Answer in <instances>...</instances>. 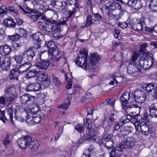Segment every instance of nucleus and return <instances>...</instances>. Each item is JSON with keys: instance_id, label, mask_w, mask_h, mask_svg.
<instances>
[{"instance_id": "2f4dec72", "label": "nucleus", "mask_w": 157, "mask_h": 157, "mask_svg": "<svg viewBox=\"0 0 157 157\" xmlns=\"http://www.w3.org/2000/svg\"><path fill=\"white\" fill-rule=\"evenodd\" d=\"M19 72L17 70L14 69L12 70L10 74V78L11 79H18V75L19 74Z\"/></svg>"}, {"instance_id": "4be33fe9", "label": "nucleus", "mask_w": 157, "mask_h": 157, "mask_svg": "<svg viewBox=\"0 0 157 157\" xmlns=\"http://www.w3.org/2000/svg\"><path fill=\"white\" fill-rule=\"evenodd\" d=\"M122 112L123 113L124 116L121 117L120 119V123L121 126H122L124 124L129 122V118L130 112H127L126 110H124L122 109Z\"/></svg>"}, {"instance_id": "e2e57ef3", "label": "nucleus", "mask_w": 157, "mask_h": 157, "mask_svg": "<svg viewBox=\"0 0 157 157\" xmlns=\"http://www.w3.org/2000/svg\"><path fill=\"white\" fill-rule=\"evenodd\" d=\"M149 115L151 117L157 118V109L149 111Z\"/></svg>"}, {"instance_id": "72a5a7b5", "label": "nucleus", "mask_w": 157, "mask_h": 157, "mask_svg": "<svg viewBox=\"0 0 157 157\" xmlns=\"http://www.w3.org/2000/svg\"><path fill=\"white\" fill-rule=\"evenodd\" d=\"M38 103L39 105H42L43 104L45 101L46 96L43 93H40L37 95Z\"/></svg>"}, {"instance_id": "393cba45", "label": "nucleus", "mask_w": 157, "mask_h": 157, "mask_svg": "<svg viewBox=\"0 0 157 157\" xmlns=\"http://www.w3.org/2000/svg\"><path fill=\"white\" fill-rule=\"evenodd\" d=\"M43 73H41L40 72L38 71L35 69H32L29 71L26 75V77L28 78H30L36 76L38 78L40 79V74H42Z\"/></svg>"}, {"instance_id": "9d476101", "label": "nucleus", "mask_w": 157, "mask_h": 157, "mask_svg": "<svg viewBox=\"0 0 157 157\" xmlns=\"http://www.w3.org/2000/svg\"><path fill=\"white\" fill-rule=\"evenodd\" d=\"M21 102L22 103L25 104L27 103L30 106L32 105L35 99L34 96H32L28 94H24L20 97Z\"/></svg>"}, {"instance_id": "2eb2a0df", "label": "nucleus", "mask_w": 157, "mask_h": 157, "mask_svg": "<svg viewBox=\"0 0 157 157\" xmlns=\"http://www.w3.org/2000/svg\"><path fill=\"white\" fill-rule=\"evenodd\" d=\"M38 80L42 81V85L45 88L48 87L51 83L49 76L45 73H43L42 74H40V79H38Z\"/></svg>"}, {"instance_id": "7c9ffc66", "label": "nucleus", "mask_w": 157, "mask_h": 157, "mask_svg": "<svg viewBox=\"0 0 157 157\" xmlns=\"http://www.w3.org/2000/svg\"><path fill=\"white\" fill-rule=\"evenodd\" d=\"M107 15L109 17L114 19V20L118 21L120 18L121 17L119 14H116L110 10H109L106 13Z\"/></svg>"}, {"instance_id": "1a4fd4ad", "label": "nucleus", "mask_w": 157, "mask_h": 157, "mask_svg": "<svg viewBox=\"0 0 157 157\" xmlns=\"http://www.w3.org/2000/svg\"><path fill=\"white\" fill-rule=\"evenodd\" d=\"M140 66L137 63L132 62L128 68L127 72L132 76H136L138 74V71H140Z\"/></svg>"}, {"instance_id": "4468645a", "label": "nucleus", "mask_w": 157, "mask_h": 157, "mask_svg": "<svg viewBox=\"0 0 157 157\" xmlns=\"http://www.w3.org/2000/svg\"><path fill=\"white\" fill-rule=\"evenodd\" d=\"M28 118L26 119V122L29 125H32L38 123L41 121L40 116H37L35 114L33 115H29Z\"/></svg>"}, {"instance_id": "473e14b6", "label": "nucleus", "mask_w": 157, "mask_h": 157, "mask_svg": "<svg viewBox=\"0 0 157 157\" xmlns=\"http://www.w3.org/2000/svg\"><path fill=\"white\" fill-rule=\"evenodd\" d=\"M129 121H130L134 125L136 129H137L139 127L138 123L139 122V120L135 116H130V118H129Z\"/></svg>"}, {"instance_id": "052dcab7", "label": "nucleus", "mask_w": 157, "mask_h": 157, "mask_svg": "<svg viewBox=\"0 0 157 157\" xmlns=\"http://www.w3.org/2000/svg\"><path fill=\"white\" fill-rule=\"evenodd\" d=\"M29 17L31 21H35L39 18L40 16L38 15H29Z\"/></svg>"}, {"instance_id": "a878e982", "label": "nucleus", "mask_w": 157, "mask_h": 157, "mask_svg": "<svg viewBox=\"0 0 157 157\" xmlns=\"http://www.w3.org/2000/svg\"><path fill=\"white\" fill-rule=\"evenodd\" d=\"M18 69L19 73H23L30 68L31 66V63L29 62H26L24 63H21Z\"/></svg>"}, {"instance_id": "79ce46f5", "label": "nucleus", "mask_w": 157, "mask_h": 157, "mask_svg": "<svg viewBox=\"0 0 157 157\" xmlns=\"http://www.w3.org/2000/svg\"><path fill=\"white\" fill-rule=\"evenodd\" d=\"M37 25L39 29L42 30H44L47 25V23L45 21H38Z\"/></svg>"}, {"instance_id": "c03bdc74", "label": "nucleus", "mask_w": 157, "mask_h": 157, "mask_svg": "<svg viewBox=\"0 0 157 157\" xmlns=\"http://www.w3.org/2000/svg\"><path fill=\"white\" fill-rule=\"evenodd\" d=\"M75 129L80 133H83L84 131V127L81 124H78L76 125L75 128Z\"/></svg>"}, {"instance_id": "6e6d98bb", "label": "nucleus", "mask_w": 157, "mask_h": 157, "mask_svg": "<svg viewBox=\"0 0 157 157\" xmlns=\"http://www.w3.org/2000/svg\"><path fill=\"white\" fill-rule=\"evenodd\" d=\"M135 105L136 106H136L135 109H133L132 110V112H130V113H131L132 114H133L134 113L136 115H137L139 114L140 108L139 106H138L137 105Z\"/></svg>"}, {"instance_id": "680f3d73", "label": "nucleus", "mask_w": 157, "mask_h": 157, "mask_svg": "<svg viewBox=\"0 0 157 157\" xmlns=\"http://www.w3.org/2000/svg\"><path fill=\"white\" fill-rule=\"evenodd\" d=\"M53 33L52 34V36L56 40L60 39L62 36V35L60 34L59 32H55Z\"/></svg>"}, {"instance_id": "de8ad7c7", "label": "nucleus", "mask_w": 157, "mask_h": 157, "mask_svg": "<svg viewBox=\"0 0 157 157\" xmlns=\"http://www.w3.org/2000/svg\"><path fill=\"white\" fill-rule=\"evenodd\" d=\"M59 52V49L56 47V48L52 50L51 52H49V53L50 55L55 57L58 56Z\"/></svg>"}, {"instance_id": "bf43d9fd", "label": "nucleus", "mask_w": 157, "mask_h": 157, "mask_svg": "<svg viewBox=\"0 0 157 157\" xmlns=\"http://www.w3.org/2000/svg\"><path fill=\"white\" fill-rule=\"evenodd\" d=\"M121 78L120 77H114L113 78V81H111L109 83V84L110 85H113L114 84V82H116V84H117L118 82V81H119V78Z\"/></svg>"}, {"instance_id": "dca6fc26", "label": "nucleus", "mask_w": 157, "mask_h": 157, "mask_svg": "<svg viewBox=\"0 0 157 157\" xmlns=\"http://www.w3.org/2000/svg\"><path fill=\"white\" fill-rule=\"evenodd\" d=\"M40 84L38 82H35L29 84L26 88L27 92H36L38 91L41 89Z\"/></svg>"}, {"instance_id": "f257e3e1", "label": "nucleus", "mask_w": 157, "mask_h": 157, "mask_svg": "<svg viewBox=\"0 0 157 157\" xmlns=\"http://www.w3.org/2000/svg\"><path fill=\"white\" fill-rule=\"evenodd\" d=\"M17 142L19 146L22 148L29 147L30 149L34 147L35 146L37 147L38 144L37 141L34 139H33L32 137L29 136H25L21 138L18 139Z\"/></svg>"}, {"instance_id": "3c124183", "label": "nucleus", "mask_w": 157, "mask_h": 157, "mask_svg": "<svg viewBox=\"0 0 157 157\" xmlns=\"http://www.w3.org/2000/svg\"><path fill=\"white\" fill-rule=\"evenodd\" d=\"M93 19H92V16L91 15H88L87 17L86 22V26H89L92 25L91 22H93Z\"/></svg>"}, {"instance_id": "338daca9", "label": "nucleus", "mask_w": 157, "mask_h": 157, "mask_svg": "<svg viewBox=\"0 0 157 157\" xmlns=\"http://www.w3.org/2000/svg\"><path fill=\"white\" fill-rule=\"evenodd\" d=\"M116 122L115 121H113V120H109L107 122V126L109 127L112 128Z\"/></svg>"}, {"instance_id": "13d9d810", "label": "nucleus", "mask_w": 157, "mask_h": 157, "mask_svg": "<svg viewBox=\"0 0 157 157\" xmlns=\"http://www.w3.org/2000/svg\"><path fill=\"white\" fill-rule=\"evenodd\" d=\"M80 54H82L83 56H86L88 57V55L87 51L84 48H81L80 51Z\"/></svg>"}, {"instance_id": "f8f14e48", "label": "nucleus", "mask_w": 157, "mask_h": 157, "mask_svg": "<svg viewBox=\"0 0 157 157\" xmlns=\"http://www.w3.org/2000/svg\"><path fill=\"white\" fill-rule=\"evenodd\" d=\"M133 95L135 100L137 102L142 103L145 100V94L142 90H136L134 92Z\"/></svg>"}, {"instance_id": "a19ab883", "label": "nucleus", "mask_w": 157, "mask_h": 157, "mask_svg": "<svg viewBox=\"0 0 157 157\" xmlns=\"http://www.w3.org/2000/svg\"><path fill=\"white\" fill-rule=\"evenodd\" d=\"M20 37V36L18 34L13 35H10L8 36V39L12 41V42H16L17 41H20L19 40Z\"/></svg>"}, {"instance_id": "6ab92c4d", "label": "nucleus", "mask_w": 157, "mask_h": 157, "mask_svg": "<svg viewBox=\"0 0 157 157\" xmlns=\"http://www.w3.org/2000/svg\"><path fill=\"white\" fill-rule=\"evenodd\" d=\"M127 3L129 6L135 9H139L142 6L140 0H128Z\"/></svg>"}, {"instance_id": "f704fd0d", "label": "nucleus", "mask_w": 157, "mask_h": 157, "mask_svg": "<svg viewBox=\"0 0 157 157\" xmlns=\"http://www.w3.org/2000/svg\"><path fill=\"white\" fill-rule=\"evenodd\" d=\"M12 45L13 50L15 52L20 48L22 44L20 41H17L16 42H12Z\"/></svg>"}, {"instance_id": "20e7f679", "label": "nucleus", "mask_w": 157, "mask_h": 157, "mask_svg": "<svg viewBox=\"0 0 157 157\" xmlns=\"http://www.w3.org/2000/svg\"><path fill=\"white\" fill-rule=\"evenodd\" d=\"M140 67L147 70L152 67L154 63L153 57L148 54H145L142 56L139 60Z\"/></svg>"}, {"instance_id": "c756f323", "label": "nucleus", "mask_w": 157, "mask_h": 157, "mask_svg": "<svg viewBox=\"0 0 157 157\" xmlns=\"http://www.w3.org/2000/svg\"><path fill=\"white\" fill-rule=\"evenodd\" d=\"M44 47H47L49 52H51V50L56 47L55 43L52 40L45 42V44L44 46Z\"/></svg>"}, {"instance_id": "cd10ccee", "label": "nucleus", "mask_w": 157, "mask_h": 157, "mask_svg": "<svg viewBox=\"0 0 157 157\" xmlns=\"http://www.w3.org/2000/svg\"><path fill=\"white\" fill-rule=\"evenodd\" d=\"M4 25L8 27L13 28L15 27L16 24L12 18H7L4 20Z\"/></svg>"}, {"instance_id": "bb28decb", "label": "nucleus", "mask_w": 157, "mask_h": 157, "mask_svg": "<svg viewBox=\"0 0 157 157\" xmlns=\"http://www.w3.org/2000/svg\"><path fill=\"white\" fill-rule=\"evenodd\" d=\"M32 38L35 42H40L44 37V35L40 32L36 33L31 36Z\"/></svg>"}, {"instance_id": "0e129e2a", "label": "nucleus", "mask_w": 157, "mask_h": 157, "mask_svg": "<svg viewBox=\"0 0 157 157\" xmlns=\"http://www.w3.org/2000/svg\"><path fill=\"white\" fill-rule=\"evenodd\" d=\"M76 10L75 8H73L72 10H69L68 12V18H71L75 14Z\"/></svg>"}, {"instance_id": "774afa93", "label": "nucleus", "mask_w": 157, "mask_h": 157, "mask_svg": "<svg viewBox=\"0 0 157 157\" xmlns=\"http://www.w3.org/2000/svg\"><path fill=\"white\" fill-rule=\"evenodd\" d=\"M118 26L122 28L125 29L128 26V24L127 23L125 22H119L118 23Z\"/></svg>"}, {"instance_id": "37998d69", "label": "nucleus", "mask_w": 157, "mask_h": 157, "mask_svg": "<svg viewBox=\"0 0 157 157\" xmlns=\"http://www.w3.org/2000/svg\"><path fill=\"white\" fill-rule=\"evenodd\" d=\"M5 97L6 98V104L7 106L9 105L13 102L15 99L13 96H7Z\"/></svg>"}, {"instance_id": "39448f33", "label": "nucleus", "mask_w": 157, "mask_h": 157, "mask_svg": "<svg viewBox=\"0 0 157 157\" xmlns=\"http://www.w3.org/2000/svg\"><path fill=\"white\" fill-rule=\"evenodd\" d=\"M54 59L51 58L49 60H37L38 61L35 64V66L41 70L45 71L51 64L52 65L54 64Z\"/></svg>"}, {"instance_id": "8fccbe9b", "label": "nucleus", "mask_w": 157, "mask_h": 157, "mask_svg": "<svg viewBox=\"0 0 157 157\" xmlns=\"http://www.w3.org/2000/svg\"><path fill=\"white\" fill-rule=\"evenodd\" d=\"M71 101H69L68 103L65 102L63 103V104L60 105L59 106V108L67 109L71 105Z\"/></svg>"}, {"instance_id": "4c0bfd02", "label": "nucleus", "mask_w": 157, "mask_h": 157, "mask_svg": "<svg viewBox=\"0 0 157 157\" xmlns=\"http://www.w3.org/2000/svg\"><path fill=\"white\" fill-rule=\"evenodd\" d=\"M15 88L13 87L8 88L5 93V96H13V91H14Z\"/></svg>"}, {"instance_id": "9b49d317", "label": "nucleus", "mask_w": 157, "mask_h": 157, "mask_svg": "<svg viewBox=\"0 0 157 157\" xmlns=\"http://www.w3.org/2000/svg\"><path fill=\"white\" fill-rule=\"evenodd\" d=\"M113 136L108 134L106 136L104 137L102 140V144L108 149L112 148L113 147Z\"/></svg>"}, {"instance_id": "7ed1b4c3", "label": "nucleus", "mask_w": 157, "mask_h": 157, "mask_svg": "<svg viewBox=\"0 0 157 157\" xmlns=\"http://www.w3.org/2000/svg\"><path fill=\"white\" fill-rule=\"evenodd\" d=\"M88 58L86 56H83L82 54H79L75 60V62L76 65L83 69L89 70L90 72H94L95 71V68L92 67L90 63L87 62Z\"/></svg>"}, {"instance_id": "58836bf2", "label": "nucleus", "mask_w": 157, "mask_h": 157, "mask_svg": "<svg viewBox=\"0 0 157 157\" xmlns=\"http://www.w3.org/2000/svg\"><path fill=\"white\" fill-rule=\"evenodd\" d=\"M17 30L18 31V35L20 37H26L27 35V32L26 30L23 28H19L18 29H17Z\"/></svg>"}, {"instance_id": "b1692460", "label": "nucleus", "mask_w": 157, "mask_h": 157, "mask_svg": "<svg viewBox=\"0 0 157 157\" xmlns=\"http://www.w3.org/2000/svg\"><path fill=\"white\" fill-rule=\"evenodd\" d=\"M122 151L119 148H115L110 153L109 157H127L126 155H121Z\"/></svg>"}, {"instance_id": "c85d7f7f", "label": "nucleus", "mask_w": 157, "mask_h": 157, "mask_svg": "<svg viewBox=\"0 0 157 157\" xmlns=\"http://www.w3.org/2000/svg\"><path fill=\"white\" fill-rule=\"evenodd\" d=\"M50 54L48 51H43L41 52V53L38 55L37 60H47Z\"/></svg>"}, {"instance_id": "5fc2aeb1", "label": "nucleus", "mask_w": 157, "mask_h": 157, "mask_svg": "<svg viewBox=\"0 0 157 157\" xmlns=\"http://www.w3.org/2000/svg\"><path fill=\"white\" fill-rule=\"evenodd\" d=\"M147 43H145L142 44L140 46V52H145L147 47Z\"/></svg>"}, {"instance_id": "ea45409f", "label": "nucleus", "mask_w": 157, "mask_h": 157, "mask_svg": "<svg viewBox=\"0 0 157 157\" xmlns=\"http://www.w3.org/2000/svg\"><path fill=\"white\" fill-rule=\"evenodd\" d=\"M132 28L135 30H143V25L142 23L141 22L136 23L132 25Z\"/></svg>"}, {"instance_id": "f03ea898", "label": "nucleus", "mask_w": 157, "mask_h": 157, "mask_svg": "<svg viewBox=\"0 0 157 157\" xmlns=\"http://www.w3.org/2000/svg\"><path fill=\"white\" fill-rule=\"evenodd\" d=\"M129 98V93L126 91L120 98V100L122 108L124 110H126L127 112H132L133 109H135L136 106V107L135 105L127 103Z\"/></svg>"}, {"instance_id": "412c9836", "label": "nucleus", "mask_w": 157, "mask_h": 157, "mask_svg": "<svg viewBox=\"0 0 157 157\" xmlns=\"http://www.w3.org/2000/svg\"><path fill=\"white\" fill-rule=\"evenodd\" d=\"M11 59L10 57L7 56L5 57L2 60V63L1 65V67L3 70H8L9 69L11 65Z\"/></svg>"}, {"instance_id": "603ef678", "label": "nucleus", "mask_w": 157, "mask_h": 157, "mask_svg": "<svg viewBox=\"0 0 157 157\" xmlns=\"http://www.w3.org/2000/svg\"><path fill=\"white\" fill-rule=\"evenodd\" d=\"M41 18L44 21L50 23L51 24H56V21L55 20H52L49 19H47V17L45 16H43L41 17Z\"/></svg>"}, {"instance_id": "aec40b11", "label": "nucleus", "mask_w": 157, "mask_h": 157, "mask_svg": "<svg viewBox=\"0 0 157 157\" xmlns=\"http://www.w3.org/2000/svg\"><path fill=\"white\" fill-rule=\"evenodd\" d=\"M12 51V47L7 44L0 46V54L2 55H8Z\"/></svg>"}, {"instance_id": "5701e85b", "label": "nucleus", "mask_w": 157, "mask_h": 157, "mask_svg": "<svg viewBox=\"0 0 157 157\" xmlns=\"http://www.w3.org/2000/svg\"><path fill=\"white\" fill-rule=\"evenodd\" d=\"M100 59L98 54L97 53L92 54L90 55V58L89 63H90L92 68H94L93 66L98 63Z\"/></svg>"}, {"instance_id": "a18cd8bd", "label": "nucleus", "mask_w": 157, "mask_h": 157, "mask_svg": "<svg viewBox=\"0 0 157 157\" xmlns=\"http://www.w3.org/2000/svg\"><path fill=\"white\" fill-rule=\"evenodd\" d=\"M14 59L17 63L21 64L22 62L23 58L22 55H17L14 56Z\"/></svg>"}, {"instance_id": "4d7b16f0", "label": "nucleus", "mask_w": 157, "mask_h": 157, "mask_svg": "<svg viewBox=\"0 0 157 157\" xmlns=\"http://www.w3.org/2000/svg\"><path fill=\"white\" fill-rule=\"evenodd\" d=\"M7 9L6 6H3L0 7V15L6 13L7 11Z\"/></svg>"}, {"instance_id": "0eeeda50", "label": "nucleus", "mask_w": 157, "mask_h": 157, "mask_svg": "<svg viewBox=\"0 0 157 157\" xmlns=\"http://www.w3.org/2000/svg\"><path fill=\"white\" fill-rule=\"evenodd\" d=\"M66 21H64L61 22H58L56 21V24H51L50 25H48L49 27L47 26L46 27L45 29L44 30L50 32H59L61 31V29L60 28V25H65L66 24Z\"/></svg>"}, {"instance_id": "a211bd4d", "label": "nucleus", "mask_w": 157, "mask_h": 157, "mask_svg": "<svg viewBox=\"0 0 157 157\" xmlns=\"http://www.w3.org/2000/svg\"><path fill=\"white\" fill-rule=\"evenodd\" d=\"M141 133L144 135H148L150 132V127L147 124L144 122H141L140 124Z\"/></svg>"}, {"instance_id": "49530a36", "label": "nucleus", "mask_w": 157, "mask_h": 157, "mask_svg": "<svg viewBox=\"0 0 157 157\" xmlns=\"http://www.w3.org/2000/svg\"><path fill=\"white\" fill-rule=\"evenodd\" d=\"M7 113L12 123L14 124V123L13 121V109L12 108H10L8 109Z\"/></svg>"}, {"instance_id": "ddd939ff", "label": "nucleus", "mask_w": 157, "mask_h": 157, "mask_svg": "<svg viewBox=\"0 0 157 157\" xmlns=\"http://www.w3.org/2000/svg\"><path fill=\"white\" fill-rule=\"evenodd\" d=\"M36 52H34L33 49L29 48L24 51L23 56L25 59L29 62L33 59L36 55Z\"/></svg>"}, {"instance_id": "69168bd1", "label": "nucleus", "mask_w": 157, "mask_h": 157, "mask_svg": "<svg viewBox=\"0 0 157 157\" xmlns=\"http://www.w3.org/2000/svg\"><path fill=\"white\" fill-rule=\"evenodd\" d=\"M47 10H49L51 11V13L54 15V17L56 18H58V15L57 12L51 9L49 7H48L47 9Z\"/></svg>"}, {"instance_id": "864d4df0", "label": "nucleus", "mask_w": 157, "mask_h": 157, "mask_svg": "<svg viewBox=\"0 0 157 157\" xmlns=\"http://www.w3.org/2000/svg\"><path fill=\"white\" fill-rule=\"evenodd\" d=\"M149 111L157 109V103H153L150 105L148 106Z\"/></svg>"}, {"instance_id": "09e8293b", "label": "nucleus", "mask_w": 157, "mask_h": 157, "mask_svg": "<svg viewBox=\"0 0 157 157\" xmlns=\"http://www.w3.org/2000/svg\"><path fill=\"white\" fill-rule=\"evenodd\" d=\"M150 7L152 9L157 10V0H152L150 2Z\"/></svg>"}, {"instance_id": "f3484780", "label": "nucleus", "mask_w": 157, "mask_h": 157, "mask_svg": "<svg viewBox=\"0 0 157 157\" xmlns=\"http://www.w3.org/2000/svg\"><path fill=\"white\" fill-rule=\"evenodd\" d=\"M121 8V6L119 3L113 1H110L106 4L105 8V9L110 10L113 11L119 10Z\"/></svg>"}, {"instance_id": "e433bc0d", "label": "nucleus", "mask_w": 157, "mask_h": 157, "mask_svg": "<svg viewBox=\"0 0 157 157\" xmlns=\"http://www.w3.org/2000/svg\"><path fill=\"white\" fill-rule=\"evenodd\" d=\"M154 89V85L152 83H148L144 90L147 93H150Z\"/></svg>"}, {"instance_id": "6e6552de", "label": "nucleus", "mask_w": 157, "mask_h": 157, "mask_svg": "<svg viewBox=\"0 0 157 157\" xmlns=\"http://www.w3.org/2000/svg\"><path fill=\"white\" fill-rule=\"evenodd\" d=\"M67 3L62 0H52L51 1L50 5L52 7H55L57 9L63 10L67 9Z\"/></svg>"}, {"instance_id": "c9c22d12", "label": "nucleus", "mask_w": 157, "mask_h": 157, "mask_svg": "<svg viewBox=\"0 0 157 157\" xmlns=\"http://www.w3.org/2000/svg\"><path fill=\"white\" fill-rule=\"evenodd\" d=\"M130 128V127L128 126H124V127L121 126L120 131L122 134L125 135H128L131 132Z\"/></svg>"}, {"instance_id": "423d86ee", "label": "nucleus", "mask_w": 157, "mask_h": 157, "mask_svg": "<svg viewBox=\"0 0 157 157\" xmlns=\"http://www.w3.org/2000/svg\"><path fill=\"white\" fill-rule=\"evenodd\" d=\"M135 143L136 142L133 138L128 137L121 143L119 148L120 149H132Z\"/></svg>"}]
</instances>
